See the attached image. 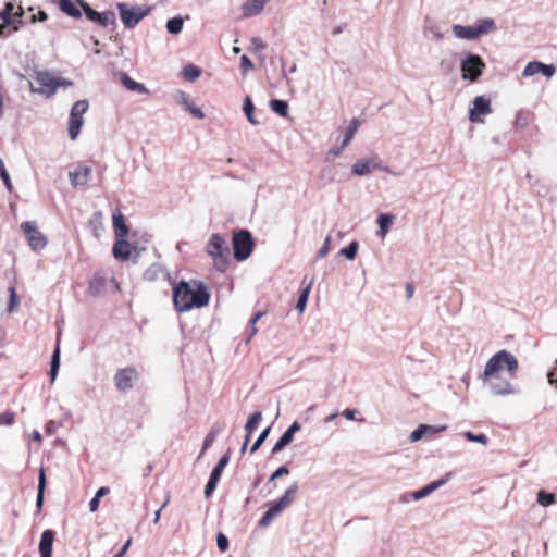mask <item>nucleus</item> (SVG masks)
Here are the masks:
<instances>
[{
    "mask_svg": "<svg viewBox=\"0 0 557 557\" xmlns=\"http://www.w3.org/2000/svg\"><path fill=\"white\" fill-rule=\"evenodd\" d=\"M210 297L207 285L197 280L189 282L181 281L173 289V302L181 312L206 307L209 304Z\"/></svg>",
    "mask_w": 557,
    "mask_h": 557,
    "instance_id": "f257e3e1",
    "label": "nucleus"
},
{
    "mask_svg": "<svg viewBox=\"0 0 557 557\" xmlns=\"http://www.w3.org/2000/svg\"><path fill=\"white\" fill-rule=\"evenodd\" d=\"M505 369L510 379H513L518 371V360L511 352L500 350L487 360L484 371L485 375H495L496 372L502 373Z\"/></svg>",
    "mask_w": 557,
    "mask_h": 557,
    "instance_id": "f03ea898",
    "label": "nucleus"
},
{
    "mask_svg": "<svg viewBox=\"0 0 557 557\" xmlns=\"http://www.w3.org/2000/svg\"><path fill=\"white\" fill-rule=\"evenodd\" d=\"M207 252L213 259L214 268L224 273L230 261V247L226 239L220 234H213L207 244Z\"/></svg>",
    "mask_w": 557,
    "mask_h": 557,
    "instance_id": "7ed1b4c3",
    "label": "nucleus"
},
{
    "mask_svg": "<svg viewBox=\"0 0 557 557\" xmlns=\"http://www.w3.org/2000/svg\"><path fill=\"white\" fill-rule=\"evenodd\" d=\"M297 491L298 484L294 482L290 486L287 487L283 496H281L275 502H270L268 504V510L259 521V525L262 528L268 527L276 516L288 508L293 504Z\"/></svg>",
    "mask_w": 557,
    "mask_h": 557,
    "instance_id": "20e7f679",
    "label": "nucleus"
},
{
    "mask_svg": "<svg viewBox=\"0 0 557 557\" xmlns=\"http://www.w3.org/2000/svg\"><path fill=\"white\" fill-rule=\"evenodd\" d=\"M116 8L121 21L126 28H134L151 10L150 7L128 5L125 3H117Z\"/></svg>",
    "mask_w": 557,
    "mask_h": 557,
    "instance_id": "39448f33",
    "label": "nucleus"
},
{
    "mask_svg": "<svg viewBox=\"0 0 557 557\" xmlns=\"http://www.w3.org/2000/svg\"><path fill=\"white\" fill-rule=\"evenodd\" d=\"M36 81L40 85V88L34 89L32 87V90L46 95L47 97H51L59 86L66 87L72 85L70 81L57 78L48 71H38L36 73Z\"/></svg>",
    "mask_w": 557,
    "mask_h": 557,
    "instance_id": "423d86ee",
    "label": "nucleus"
},
{
    "mask_svg": "<svg viewBox=\"0 0 557 557\" xmlns=\"http://www.w3.org/2000/svg\"><path fill=\"white\" fill-rule=\"evenodd\" d=\"M252 247L253 240L248 231L242 230L233 235V250L236 260H246L251 255Z\"/></svg>",
    "mask_w": 557,
    "mask_h": 557,
    "instance_id": "0eeeda50",
    "label": "nucleus"
},
{
    "mask_svg": "<svg viewBox=\"0 0 557 557\" xmlns=\"http://www.w3.org/2000/svg\"><path fill=\"white\" fill-rule=\"evenodd\" d=\"M88 107L87 100H78L72 106L69 121V135L72 140H75L81 132L84 124L83 115L87 112Z\"/></svg>",
    "mask_w": 557,
    "mask_h": 557,
    "instance_id": "6e6552de",
    "label": "nucleus"
},
{
    "mask_svg": "<svg viewBox=\"0 0 557 557\" xmlns=\"http://www.w3.org/2000/svg\"><path fill=\"white\" fill-rule=\"evenodd\" d=\"M485 63L481 57L476 54H468L462 59L460 64L462 78L475 82L482 75Z\"/></svg>",
    "mask_w": 557,
    "mask_h": 557,
    "instance_id": "1a4fd4ad",
    "label": "nucleus"
},
{
    "mask_svg": "<svg viewBox=\"0 0 557 557\" xmlns=\"http://www.w3.org/2000/svg\"><path fill=\"white\" fill-rule=\"evenodd\" d=\"M21 230L33 250H42L47 246V237L38 230V225L35 221L23 222Z\"/></svg>",
    "mask_w": 557,
    "mask_h": 557,
    "instance_id": "9d476101",
    "label": "nucleus"
},
{
    "mask_svg": "<svg viewBox=\"0 0 557 557\" xmlns=\"http://www.w3.org/2000/svg\"><path fill=\"white\" fill-rule=\"evenodd\" d=\"M82 9L89 21L98 23L102 27L115 24L116 18L112 11L97 12L88 3H82Z\"/></svg>",
    "mask_w": 557,
    "mask_h": 557,
    "instance_id": "9b49d317",
    "label": "nucleus"
},
{
    "mask_svg": "<svg viewBox=\"0 0 557 557\" xmlns=\"http://www.w3.org/2000/svg\"><path fill=\"white\" fill-rule=\"evenodd\" d=\"M138 379V373L134 368L120 369L114 375L115 387L121 392L131 389L134 382Z\"/></svg>",
    "mask_w": 557,
    "mask_h": 557,
    "instance_id": "f8f14e48",
    "label": "nucleus"
},
{
    "mask_svg": "<svg viewBox=\"0 0 557 557\" xmlns=\"http://www.w3.org/2000/svg\"><path fill=\"white\" fill-rule=\"evenodd\" d=\"M492 113L491 101L483 96H478L473 100V108L470 110L469 120L472 123H482L480 115Z\"/></svg>",
    "mask_w": 557,
    "mask_h": 557,
    "instance_id": "ddd939ff",
    "label": "nucleus"
},
{
    "mask_svg": "<svg viewBox=\"0 0 557 557\" xmlns=\"http://www.w3.org/2000/svg\"><path fill=\"white\" fill-rule=\"evenodd\" d=\"M491 393L495 396H508L517 393L515 385L511 383V379H500L485 383Z\"/></svg>",
    "mask_w": 557,
    "mask_h": 557,
    "instance_id": "4468645a",
    "label": "nucleus"
},
{
    "mask_svg": "<svg viewBox=\"0 0 557 557\" xmlns=\"http://www.w3.org/2000/svg\"><path fill=\"white\" fill-rule=\"evenodd\" d=\"M555 72L556 67L553 64H544L540 61H532L527 64L522 72V75L528 77L533 76L537 73H542L544 76L549 78L555 74Z\"/></svg>",
    "mask_w": 557,
    "mask_h": 557,
    "instance_id": "2eb2a0df",
    "label": "nucleus"
},
{
    "mask_svg": "<svg viewBox=\"0 0 557 557\" xmlns=\"http://www.w3.org/2000/svg\"><path fill=\"white\" fill-rule=\"evenodd\" d=\"M174 100L176 103L182 106L188 113H190L195 119L202 120L205 117L203 112L201 109L194 106L193 101L190 100L189 96L184 91H177L174 95Z\"/></svg>",
    "mask_w": 557,
    "mask_h": 557,
    "instance_id": "dca6fc26",
    "label": "nucleus"
},
{
    "mask_svg": "<svg viewBox=\"0 0 557 557\" xmlns=\"http://www.w3.org/2000/svg\"><path fill=\"white\" fill-rule=\"evenodd\" d=\"M92 170L90 166L79 165L69 173V178L73 187L85 186L90 177Z\"/></svg>",
    "mask_w": 557,
    "mask_h": 557,
    "instance_id": "f3484780",
    "label": "nucleus"
},
{
    "mask_svg": "<svg viewBox=\"0 0 557 557\" xmlns=\"http://www.w3.org/2000/svg\"><path fill=\"white\" fill-rule=\"evenodd\" d=\"M143 276L147 282L170 281V273L161 263H152L146 269Z\"/></svg>",
    "mask_w": 557,
    "mask_h": 557,
    "instance_id": "a211bd4d",
    "label": "nucleus"
},
{
    "mask_svg": "<svg viewBox=\"0 0 557 557\" xmlns=\"http://www.w3.org/2000/svg\"><path fill=\"white\" fill-rule=\"evenodd\" d=\"M301 429L300 424L295 421L290 424V426L283 433V435L278 438V441L274 444L272 448V454H277L283 450L287 445H289L296 432Z\"/></svg>",
    "mask_w": 557,
    "mask_h": 557,
    "instance_id": "6ab92c4d",
    "label": "nucleus"
},
{
    "mask_svg": "<svg viewBox=\"0 0 557 557\" xmlns=\"http://www.w3.org/2000/svg\"><path fill=\"white\" fill-rule=\"evenodd\" d=\"M377 159V156H373L371 159H360L352 165L351 172L358 176L367 175L372 169L379 168Z\"/></svg>",
    "mask_w": 557,
    "mask_h": 557,
    "instance_id": "aec40b11",
    "label": "nucleus"
},
{
    "mask_svg": "<svg viewBox=\"0 0 557 557\" xmlns=\"http://www.w3.org/2000/svg\"><path fill=\"white\" fill-rule=\"evenodd\" d=\"M449 476H450V474H447L446 478L436 480V481L430 483L429 485H426L418 491H414L413 493L410 494L411 499L421 500L422 498L429 496L431 493H433L434 491L440 488L442 485H444L448 481Z\"/></svg>",
    "mask_w": 557,
    "mask_h": 557,
    "instance_id": "412c9836",
    "label": "nucleus"
},
{
    "mask_svg": "<svg viewBox=\"0 0 557 557\" xmlns=\"http://www.w3.org/2000/svg\"><path fill=\"white\" fill-rule=\"evenodd\" d=\"M53 540H54V532L52 530H46L42 532L40 542H39L40 557H51Z\"/></svg>",
    "mask_w": 557,
    "mask_h": 557,
    "instance_id": "4be33fe9",
    "label": "nucleus"
},
{
    "mask_svg": "<svg viewBox=\"0 0 557 557\" xmlns=\"http://www.w3.org/2000/svg\"><path fill=\"white\" fill-rule=\"evenodd\" d=\"M269 0H247L242 5L243 17H251L262 12L265 3Z\"/></svg>",
    "mask_w": 557,
    "mask_h": 557,
    "instance_id": "5701e85b",
    "label": "nucleus"
},
{
    "mask_svg": "<svg viewBox=\"0 0 557 557\" xmlns=\"http://www.w3.org/2000/svg\"><path fill=\"white\" fill-rule=\"evenodd\" d=\"M113 256L116 259L127 260L131 257V246L125 238H117L113 246Z\"/></svg>",
    "mask_w": 557,
    "mask_h": 557,
    "instance_id": "b1692460",
    "label": "nucleus"
},
{
    "mask_svg": "<svg viewBox=\"0 0 557 557\" xmlns=\"http://www.w3.org/2000/svg\"><path fill=\"white\" fill-rule=\"evenodd\" d=\"M112 220L116 238H125L128 235V227L125 224L123 214L116 211L113 213Z\"/></svg>",
    "mask_w": 557,
    "mask_h": 557,
    "instance_id": "393cba45",
    "label": "nucleus"
},
{
    "mask_svg": "<svg viewBox=\"0 0 557 557\" xmlns=\"http://www.w3.org/2000/svg\"><path fill=\"white\" fill-rule=\"evenodd\" d=\"M395 216L387 213H381L377 216L379 230L376 235L381 238H385L386 234L389 231L391 225L394 223Z\"/></svg>",
    "mask_w": 557,
    "mask_h": 557,
    "instance_id": "a878e982",
    "label": "nucleus"
},
{
    "mask_svg": "<svg viewBox=\"0 0 557 557\" xmlns=\"http://www.w3.org/2000/svg\"><path fill=\"white\" fill-rule=\"evenodd\" d=\"M106 284L107 280L103 276L98 274L94 275L88 286L89 295H91L92 297L100 296L104 290Z\"/></svg>",
    "mask_w": 557,
    "mask_h": 557,
    "instance_id": "bb28decb",
    "label": "nucleus"
},
{
    "mask_svg": "<svg viewBox=\"0 0 557 557\" xmlns=\"http://www.w3.org/2000/svg\"><path fill=\"white\" fill-rule=\"evenodd\" d=\"M453 34L455 35V37L461 38V39H468V40L476 39L474 26H462V25L456 24L453 26Z\"/></svg>",
    "mask_w": 557,
    "mask_h": 557,
    "instance_id": "cd10ccee",
    "label": "nucleus"
},
{
    "mask_svg": "<svg viewBox=\"0 0 557 557\" xmlns=\"http://www.w3.org/2000/svg\"><path fill=\"white\" fill-rule=\"evenodd\" d=\"M120 81H121L122 85L131 91H135L138 94H147L148 92V89L146 88V86L144 84L135 82L127 74H122Z\"/></svg>",
    "mask_w": 557,
    "mask_h": 557,
    "instance_id": "c85d7f7f",
    "label": "nucleus"
},
{
    "mask_svg": "<svg viewBox=\"0 0 557 557\" xmlns=\"http://www.w3.org/2000/svg\"><path fill=\"white\" fill-rule=\"evenodd\" d=\"M496 29V24L492 18H484L480 21L478 25L474 26V30L476 34V38L483 35H487L493 33Z\"/></svg>",
    "mask_w": 557,
    "mask_h": 557,
    "instance_id": "c756f323",
    "label": "nucleus"
},
{
    "mask_svg": "<svg viewBox=\"0 0 557 557\" xmlns=\"http://www.w3.org/2000/svg\"><path fill=\"white\" fill-rule=\"evenodd\" d=\"M59 5L60 10L71 17L79 18L82 16L81 10L71 0H60Z\"/></svg>",
    "mask_w": 557,
    "mask_h": 557,
    "instance_id": "7c9ffc66",
    "label": "nucleus"
},
{
    "mask_svg": "<svg viewBox=\"0 0 557 557\" xmlns=\"http://www.w3.org/2000/svg\"><path fill=\"white\" fill-rule=\"evenodd\" d=\"M262 419V413L260 411H257L255 413H252L248 421L246 422V425H245V431L247 433L246 435V442H248L250 440V435L252 434V432L257 429L259 422L261 421Z\"/></svg>",
    "mask_w": 557,
    "mask_h": 557,
    "instance_id": "2f4dec72",
    "label": "nucleus"
},
{
    "mask_svg": "<svg viewBox=\"0 0 557 557\" xmlns=\"http://www.w3.org/2000/svg\"><path fill=\"white\" fill-rule=\"evenodd\" d=\"M45 488H46V474H45L44 468H40L39 478H38V492H37V499H36L37 509H40L42 507Z\"/></svg>",
    "mask_w": 557,
    "mask_h": 557,
    "instance_id": "473e14b6",
    "label": "nucleus"
},
{
    "mask_svg": "<svg viewBox=\"0 0 557 557\" xmlns=\"http://www.w3.org/2000/svg\"><path fill=\"white\" fill-rule=\"evenodd\" d=\"M244 113L248 120V122L251 125H258L259 122L253 116L255 106L252 103V100L249 96H246L244 99V106H243Z\"/></svg>",
    "mask_w": 557,
    "mask_h": 557,
    "instance_id": "72a5a7b5",
    "label": "nucleus"
},
{
    "mask_svg": "<svg viewBox=\"0 0 557 557\" xmlns=\"http://www.w3.org/2000/svg\"><path fill=\"white\" fill-rule=\"evenodd\" d=\"M360 125V121L358 119H352L350 124L348 125L345 137L342 143V148H345L354 138Z\"/></svg>",
    "mask_w": 557,
    "mask_h": 557,
    "instance_id": "f704fd0d",
    "label": "nucleus"
},
{
    "mask_svg": "<svg viewBox=\"0 0 557 557\" xmlns=\"http://www.w3.org/2000/svg\"><path fill=\"white\" fill-rule=\"evenodd\" d=\"M270 108L278 115L286 117L288 115V104L284 100L273 99L270 101Z\"/></svg>",
    "mask_w": 557,
    "mask_h": 557,
    "instance_id": "c9c22d12",
    "label": "nucleus"
},
{
    "mask_svg": "<svg viewBox=\"0 0 557 557\" xmlns=\"http://www.w3.org/2000/svg\"><path fill=\"white\" fill-rule=\"evenodd\" d=\"M184 20L181 16H175L166 22V29L172 35H177L183 29Z\"/></svg>",
    "mask_w": 557,
    "mask_h": 557,
    "instance_id": "e433bc0d",
    "label": "nucleus"
},
{
    "mask_svg": "<svg viewBox=\"0 0 557 557\" xmlns=\"http://www.w3.org/2000/svg\"><path fill=\"white\" fill-rule=\"evenodd\" d=\"M60 367V348L59 346L55 347L52 358H51V364H50V379L51 382H53L58 375Z\"/></svg>",
    "mask_w": 557,
    "mask_h": 557,
    "instance_id": "4c0bfd02",
    "label": "nucleus"
},
{
    "mask_svg": "<svg viewBox=\"0 0 557 557\" xmlns=\"http://www.w3.org/2000/svg\"><path fill=\"white\" fill-rule=\"evenodd\" d=\"M311 287H312V282H310L308 284V286L301 290V293H300V295L298 297V300H297V304H296V309L298 310L299 313H302L304 310H305V307L307 305Z\"/></svg>",
    "mask_w": 557,
    "mask_h": 557,
    "instance_id": "58836bf2",
    "label": "nucleus"
},
{
    "mask_svg": "<svg viewBox=\"0 0 557 557\" xmlns=\"http://www.w3.org/2000/svg\"><path fill=\"white\" fill-rule=\"evenodd\" d=\"M182 74L185 79L195 82L201 74V70L196 65H187L183 69Z\"/></svg>",
    "mask_w": 557,
    "mask_h": 557,
    "instance_id": "ea45409f",
    "label": "nucleus"
},
{
    "mask_svg": "<svg viewBox=\"0 0 557 557\" xmlns=\"http://www.w3.org/2000/svg\"><path fill=\"white\" fill-rule=\"evenodd\" d=\"M358 248V242L354 240L347 247L341 249L339 255L346 257L348 260H354L357 256Z\"/></svg>",
    "mask_w": 557,
    "mask_h": 557,
    "instance_id": "a19ab883",
    "label": "nucleus"
},
{
    "mask_svg": "<svg viewBox=\"0 0 557 557\" xmlns=\"http://www.w3.org/2000/svg\"><path fill=\"white\" fill-rule=\"evenodd\" d=\"M9 294H10V300H9V304H8V308H7V311L9 313H12L14 312L17 308H18V305H20V299H18V296L16 294V290L14 287H9Z\"/></svg>",
    "mask_w": 557,
    "mask_h": 557,
    "instance_id": "79ce46f5",
    "label": "nucleus"
},
{
    "mask_svg": "<svg viewBox=\"0 0 557 557\" xmlns=\"http://www.w3.org/2000/svg\"><path fill=\"white\" fill-rule=\"evenodd\" d=\"M537 502L540 505L546 507L555 503V494L546 493L545 491H540L537 493Z\"/></svg>",
    "mask_w": 557,
    "mask_h": 557,
    "instance_id": "37998d69",
    "label": "nucleus"
},
{
    "mask_svg": "<svg viewBox=\"0 0 557 557\" xmlns=\"http://www.w3.org/2000/svg\"><path fill=\"white\" fill-rule=\"evenodd\" d=\"M0 177L3 181V184L5 185L7 189L11 193L13 189L11 178L9 176V173L7 172L3 161L0 159Z\"/></svg>",
    "mask_w": 557,
    "mask_h": 557,
    "instance_id": "c03bdc74",
    "label": "nucleus"
},
{
    "mask_svg": "<svg viewBox=\"0 0 557 557\" xmlns=\"http://www.w3.org/2000/svg\"><path fill=\"white\" fill-rule=\"evenodd\" d=\"M270 433V426H268L267 429H264L261 434L258 436V438L256 440V442L253 443V445L251 446L250 448V453L253 454L256 453L259 447L263 444V442L265 441V438L268 437Z\"/></svg>",
    "mask_w": 557,
    "mask_h": 557,
    "instance_id": "a18cd8bd",
    "label": "nucleus"
},
{
    "mask_svg": "<svg viewBox=\"0 0 557 557\" xmlns=\"http://www.w3.org/2000/svg\"><path fill=\"white\" fill-rule=\"evenodd\" d=\"M465 436L468 441L470 442H476V443H481V444H486L487 443V437L485 434H474L470 431L466 432L465 433Z\"/></svg>",
    "mask_w": 557,
    "mask_h": 557,
    "instance_id": "49530a36",
    "label": "nucleus"
},
{
    "mask_svg": "<svg viewBox=\"0 0 557 557\" xmlns=\"http://www.w3.org/2000/svg\"><path fill=\"white\" fill-rule=\"evenodd\" d=\"M331 236H326L322 247L318 250L317 258L322 259L330 252Z\"/></svg>",
    "mask_w": 557,
    "mask_h": 557,
    "instance_id": "de8ad7c7",
    "label": "nucleus"
},
{
    "mask_svg": "<svg viewBox=\"0 0 557 557\" xmlns=\"http://www.w3.org/2000/svg\"><path fill=\"white\" fill-rule=\"evenodd\" d=\"M14 422V413L12 411H5L0 413V426L11 425Z\"/></svg>",
    "mask_w": 557,
    "mask_h": 557,
    "instance_id": "09e8293b",
    "label": "nucleus"
},
{
    "mask_svg": "<svg viewBox=\"0 0 557 557\" xmlns=\"http://www.w3.org/2000/svg\"><path fill=\"white\" fill-rule=\"evenodd\" d=\"M425 435L424 429L420 424L413 432H411L409 440L411 443L420 441Z\"/></svg>",
    "mask_w": 557,
    "mask_h": 557,
    "instance_id": "8fccbe9b",
    "label": "nucleus"
},
{
    "mask_svg": "<svg viewBox=\"0 0 557 557\" xmlns=\"http://www.w3.org/2000/svg\"><path fill=\"white\" fill-rule=\"evenodd\" d=\"M289 473V469L286 466H281L276 469L270 476L269 482H272L283 475H287Z\"/></svg>",
    "mask_w": 557,
    "mask_h": 557,
    "instance_id": "3c124183",
    "label": "nucleus"
},
{
    "mask_svg": "<svg viewBox=\"0 0 557 557\" xmlns=\"http://www.w3.org/2000/svg\"><path fill=\"white\" fill-rule=\"evenodd\" d=\"M216 545L221 552H225L228 548V540L223 533L218 534Z\"/></svg>",
    "mask_w": 557,
    "mask_h": 557,
    "instance_id": "603ef678",
    "label": "nucleus"
},
{
    "mask_svg": "<svg viewBox=\"0 0 557 557\" xmlns=\"http://www.w3.org/2000/svg\"><path fill=\"white\" fill-rule=\"evenodd\" d=\"M421 425L424 429L425 434H429V433L433 434V433H437V432H442V431L446 430V425H441V426L429 425V424H421Z\"/></svg>",
    "mask_w": 557,
    "mask_h": 557,
    "instance_id": "864d4df0",
    "label": "nucleus"
},
{
    "mask_svg": "<svg viewBox=\"0 0 557 557\" xmlns=\"http://www.w3.org/2000/svg\"><path fill=\"white\" fill-rule=\"evenodd\" d=\"M528 125V120L525 116H523L521 113H519L515 121V127L517 129H522Z\"/></svg>",
    "mask_w": 557,
    "mask_h": 557,
    "instance_id": "5fc2aeb1",
    "label": "nucleus"
},
{
    "mask_svg": "<svg viewBox=\"0 0 557 557\" xmlns=\"http://www.w3.org/2000/svg\"><path fill=\"white\" fill-rule=\"evenodd\" d=\"M240 66H242L244 72H247V71H249V70H251L253 67V64L250 61V59L247 55L244 54L240 58Z\"/></svg>",
    "mask_w": 557,
    "mask_h": 557,
    "instance_id": "6e6d98bb",
    "label": "nucleus"
},
{
    "mask_svg": "<svg viewBox=\"0 0 557 557\" xmlns=\"http://www.w3.org/2000/svg\"><path fill=\"white\" fill-rule=\"evenodd\" d=\"M500 379H505V376L502 375V373H495V375H485V371H483L482 375H481V380L483 381V383H490L491 381H496V380H500Z\"/></svg>",
    "mask_w": 557,
    "mask_h": 557,
    "instance_id": "4d7b16f0",
    "label": "nucleus"
},
{
    "mask_svg": "<svg viewBox=\"0 0 557 557\" xmlns=\"http://www.w3.org/2000/svg\"><path fill=\"white\" fill-rule=\"evenodd\" d=\"M230 461V453L227 451L218 462L215 468L223 470Z\"/></svg>",
    "mask_w": 557,
    "mask_h": 557,
    "instance_id": "13d9d810",
    "label": "nucleus"
},
{
    "mask_svg": "<svg viewBox=\"0 0 557 557\" xmlns=\"http://www.w3.org/2000/svg\"><path fill=\"white\" fill-rule=\"evenodd\" d=\"M100 504V498H98L96 495L91 498L89 502V509L91 512H95L98 510Z\"/></svg>",
    "mask_w": 557,
    "mask_h": 557,
    "instance_id": "bf43d9fd",
    "label": "nucleus"
},
{
    "mask_svg": "<svg viewBox=\"0 0 557 557\" xmlns=\"http://www.w3.org/2000/svg\"><path fill=\"white\" fill-rule=\"evenodd\" d=\"M214 438H215V433L214 432H210L206 436V438L203 441V449H207L209 446H211V444L213 443Z\"/></svg>",
    "mask_w": 557,
    "mask_h": 557,
    "instance_id": "052dcab7",
    "label": "nucleus"
},
{
    "mask_svg": "<svg viewBox=\"0 0 557 557\" xmlns=\"http://www.w3.org/2000/svg\"><path fill=\"white\" fill-rule=\"evenodd\" d=\"M358 411L356 409H345L343 411V416L347 419V420H355L356 419V413Z\"/></svg>",
    "mask_w": 557,
    "mask_h": 557,
    "instance_id": "680f3d73",
    "label": "nucleus"
},
{
    "mask_svg": "<svg viewBox=\"0 0 557 557\" xmlns=\"http://www.w3.org/2000/svg\"><path fill=\"white\" fill-rule=\"evenodd\" d=\"M168 503H169V499H166V500L163 503V505L161 506V508H160V509H158V510L154 512V517H153V523H154V524H157V523L159 522L160 517H161V511H162V509H163V508H165V507H166Z\"/></svg>",
    "mask_w": 557,
    "mask_h": 557,
    "instance_id": "e2e57ef3",
    "label": "nucleus"
},
{
    "mask_svg": "<svg viewBox=\"0 0 557 557\" xmlns=\"http://www.w3.org/2000/svg\"><path fill=\"white\" fill-rule=\"evenodd\" d=\"M344 148H342V145L339 147H336V148H333L331 149L329 152H327V157L329 158H336L341 154L342 150Z\"/></svg>",
    "mask_w": 557,
    "mask_h": 557,
    "instance_id": "0e129e2a",
    "label": "nucleus"
},
{
    "mask_svg": "<svg viewBox=\"0 0 557 557\" xmlns=\"http://www.w3.org/2000/svg\"><path fill=\"white\" fill-rule=\"evenodd\" d=\"M131 546V539L126 541V543L122 546L121 550L114 557H123V555L127 552Z\"/></svg>",
    "mask_w": 557,
    "mask_h": 557,
    "instance_id": "69168bd1",
    "label": "nucleus"
},
{
    "mask_svg": "<svg viewBox=\"0 0 557 557\" xmlns=\"http://www.w3.org/2000/svg\"><path fill=\"white\" fill-rule=\"evenodd\" d=\"M109 493H110L109 487L102 486V487H100V488L96 492V494H95V495H96L98 498H101V497H103V496L108 495Z\"/></svg>",
    "mask_w": 557,
    "mask_h": 557,
    "instance_id": "338daca9",
    "label": "nucleus"
},
{
    "mask_svg": "<svg viewBox=\"0 0 557 557\" xmlns=\"http://www.w3.org/2000/svg\"><path fill=\"white\" fill-rule=\"evenodd\" d=\"M48 17L47 13L44 11H39L37 15H33V21L44 22Z\"/></svg>",
    "mask_w": 557,
    "mask_h": 557,
    "instance_id": "774afa93",
    "label": "nucleus"
}]
</instances>
